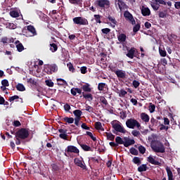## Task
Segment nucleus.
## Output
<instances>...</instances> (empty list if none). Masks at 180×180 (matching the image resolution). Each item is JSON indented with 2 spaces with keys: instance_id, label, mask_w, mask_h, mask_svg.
Masks as SVG:
<instances>
[{
  "instance_id": "f257e3e1",
  "label": "nucleus",
  "mask_w": 180,
  "mask_h": 180,
  "mask_svg": "<svg viewBox=\"0 0 180 180\" xmlns=\"http://www.w3.org/2000/svg\"><path fill=\"white\" fill-rule=\"evenodd\" d=\"M111 124L113 129L112 131L114 134L117 135V133H122V134H126L127 131L124 129V127H123V125L122 124V123H120V122H112Z\"/></svg>"
},
{
  "instance_id": "f03ea898",
  "label": "nucleus",
  "mask_w": 180,
  "mask_h": 180,
  "mask_svg": "<svg viewBox=\"0 0 180 180\" xmlns=\"http://www.w3.org/2000/svg\"><path fill=\"white\" fill-rule=\"evenodd\" d=\"M94 5L97 9L103 11L110 6V1L109 0H96Z\"/></svg>"
},
{
  "instance_id": "7ed1b4c3",
  "label": "nucleus",
  "mask_w": 180,
  "mask_h": 180,
  "mask_svg": "<svg viewBox=\"0 0 180 180\" xmlns=\"http://www.w3.org/2000/svg\"><path fill=\"white\" fill-rule=\"evenodd\" d=\"M126 126L128 127V129H135V127L137 128L138 130H140L141 129V124L137 120L134 118L128 119L126 121Z\"/></svg>"
},
{
  "instance_id": "20e7f679",
  "label": "nucleus",
  "mask_w": 180,
  "mask_h": 180,
  "mask_svg": "<svg viewBox=\"0 0 180 180\" xmlns=\"http://www.w3.org/2000/svg\"><path fill=\"white\" fill-rule=\"evenodd\" d=\"M29 137V130L26 128H21L16 131L15 139H20V140H26Z\"/></svg>"
},
{
  "instance_id": "39448f33",
  "label": "nucleus",
  "mask_w": 180,
  "mask_h": 180,
  "mask_svg": "<svg viewBox=\"0 0 180 180\" xmlns=\"http://www.w3.org/2000/svg\"><path fill=\"white\" fill-rule=\"evenodd\" d=\"M151 148L154 153H165V146L161 142H156L151 146Z\"/></svg>"
},
{
  "instance_id": "423d86ee",
  "label": "nucleus",
  "mask_w": 180,
  "mask_h": 180,
  "mask_svg": "<svg viewBox=\"0 0 180 180\" xmlns=\"http://www.w3.org/2000/svg\"><path fill=\"white\" fill-rule=\"evenodd\" d=\"M72 20L75 25H79V26H86V25H89L88 20L84 17H75Z\"/></svg>"
},
{
  "instance_id": "0eeeda50",
  "label": "nucleus",
  "mask_w": 180,
  "mask_h": 180,
  "mask_svg": "<svg viewBox=\"0 0 180 180\" xmlns=\"http://www.w3.org/2000/svg\"><path fill=\"white\" fill-rule=\"evenodd\" d=\"M57 70H58L57 65H51L46 66L44 68V72L48 74V75H51V74H53V72H56Z\"/></svg>"
},
{
  "instance_id": "6e6552de",
  "label": "nucleus",
  "mask_w": 180,
  "mask_h": 180,
  "mask_svg": "<svg viewBox=\"0 0 180 180\" xmlns=\"http://www.w3.org/2000/svg\"><path fill=\"white\" fill-rule=\"evenodd\" d=\"M112 72L117 75L119 81L122 79H126V71L122 70H112Z\"/></svg>"
},
{
  "instance_id": "1a4fd4ad",
  "label": "nucleus",
  "mask_w": 180,
  "mask_h": 180,
  "mask_svg": "<svg viewBox=\"0 0 180 180\" xmlns=\"http://www.w3.org/2000/svg\"><path fill=\"white\" fill-rule=\"evenodd\" d=\"M124 16L127 20H129L131 25H136V20L133 17V15L129 12V11H125L124 13Z\"/></svg>"
},
{
  "instance_id": "9d476101",
  "label": "nucleus",
  "mask_w": 180,
  "mask_h": 180,
  "mask_svg": "<svg viewBox=\"0 0 180 180\" xmlns=\"http://www.w3.org/2000/svg\"><path fill=\"white\" fill-rule=\"evenodd\" d=\"M67 154L72 153L73 154H79V149L77 146L72 145L68 146L65 150Z\"/></svg>"
},
{
  "instance_id": "9b49d317",
  "label": "nucleus",
  "mask_w": 180,
  "mask_h": 180,
  "mask_svg": "<svg viewBox=\"0 0 180 180\" xmlns=\"http://www.w3.org/2000/svg\"><path fill=\"white\" fill-rule=\"evenodd\" d=\"M136 53H138L137 49L134 47H131L129 50H128V53H127V57L129 58H134V57H137Z\"/></svg>"
},
{
  "instance_id": "f8f14e48",
  "label": "nucleus",
  "mask_w": 180,
  "mask_h": 180,
  "mask_svg": "<svg viewBox=\"0 0 180 180\" xmlns=\"http://www.w3.org/2000/svg\"><path fill=\"white\" fill-rule=\"evenodd\" d=\"M136 143L134 139H130L127 137H124V146L129 147V146H133Z\"/></svg>"
},
{
  "instance_id": "ddd939ff",
  "label": "nucleus",
  "mask_w": 180,
  "mask_h": 180,
  "mask_svg": "<svg viewBox=\"0 0 180 180\" xmlns=\"http://www.w3.org/2000/svg\"><path fill=\"white\" fill-rule=\"evenodd\" d=\"M74 163L77 167L82 168V169H86V165H84L85 163L82 162V160H79V158H75Z\"/></svg>"
},
{
  "instance_id": "4468645a",
  "label": "nucleus",
  "mask_w": 180,
  "mask_h": 180,
  "mask_svg": "<svg viewBox=\"0 0 180 180\" xmlns=\"http://www.w3.org/2000/svg\"><path fill=\"white\" fill-rule=\"evenodd\" d=\"M147 161L148 162H150V164H152L153 165H161V162L154 159V158L152 155L148 157Z\"/></svg>"
},
{
  "instance_id": "2eb2a0df",
  "label": "nucleus",
  "mask_w": 180,
  "mask_h": 180,
  "mask_svg": "<svg viewBox=\"0 0 180 180\" xmlns=\"http://www.w3.org/2000/svg\"><path fill=\"white\" fill-rule=\"evenodd\" d=\"M141 13L143 16H150V15H151V11L148 7L142 6Z\"/></svg>"
},
{
  "instance_id": "dca6fc26",
  "label": "nucleus",
  "mask_w": 180,
  "mask_h": 180,
  "mask_svg": "<svg viewBox=\"0 0 180 180\" xmlns=\"http://www.w3.org/2000/svg\"><path fill=\"white\" fill-rule=\"evenodd\" d=\"M141 119L145 123H148V122H150V116L146 112L141 113Z\"/></svg>"
},
{
  "instance_id": "f3484780",
  "label": "nucleus",
  "mask_w": 180,
  "mask_h": 180,
  "mask_svg": "<svg viewBox=\"0 0 180 180\" xmlns=\"http://www.w3.org/2000/svg\"><path fill=\"white\" fill-rule=\"evenodd\" d=\"M158 124V120H155L154 117H152L150 119V124L149 125V129H150V130H153L154 127H157Z\"/></svg>"
},
{
  "instance_id": "a211bd4d",
  "label": "nucleus",
  "mask_w": 180,
  "mask_h": 180,
  "mask_svg": "<svg viewBox=\"0 0 180 180\" xmlns=\"http://www.w3.org/2000/svg\"><path fill=\"white\" fill-rule=\"evenodd\" d=\"M27 30L31 33V36H36L37 34V32H36V29L33 25L27 26Z\"/></svg>"
},
{
  "instance_id": "6ab92c4d",
  "label": "nucleus",
  "mask_w": 180,
  "mask_h": 180,
  "mask_svg": "<svg viewBox=\"0 0 180 180\" xmlns=\"http://www.w3.org/2000/svg\"><path fill=\"white\" fill-rule=\"evenodd\" d=\"M103 136L107 138V140H110V141H115V135H113V134L111 132H105Z\"/></svg>"
},
{
  "instance_id": "aec40b11",
  "label": "nucleus",
  "mask_w": 180,
  "mask_h": 180,
  "mask_svg": "<svg viewBox=\"0 0 180 180\" xmlns=\"http://www.w3.org/2000/svg\"><path fill=\"white\" fill-rule=\"evenodd\" d=\"M115 5L117 4L119 9L122 11V9H124V8L126 6V4L123 1V0H115Z\"/></svg>"
},
{
  "instance_id": "412c9836",
  "label": "nucleus",
  "mask_w": 180,
  "mask_h": 180,
  "mask_svg": "<svg viewBox=\"0 0 180 180\" xmlns=\"http://www.w3.org/2000/svg\"><path fill=\"white\" fill-rule=\"evenodd\" d=\"M84 92H92V89H91V84L86 83L82 86Z\"/></svg>"
},
{
  "instance_id": "4be33fe9",
  "label": "nucleus",
  "mask_w": 180,
  "mask_h": 180,
  "mask_svg": "<svg viewBox=\"0 0 180 180\" xmlns=\"http://www.w3.org/2000/svg\"><path fill=\"white\" fill-rule=\"evenodd\" d=\"M82 96L84 98V99H88L89 102H91V101H94V96L91 94H85V92H82Z\"/></svg>"
},
{
  "instance_id": "5701e85b",
  "label": "nucleus",
  "mask_w": 180,
  "mask_h": 180,
  "mask_svg": "<svg viewBox=\"0 0 180 180\" xmlns=\"http://www.w3.org/2000/svg\"><path fill=\"white\" fill-rule=\"evenodd\" d=\"M127 36L125 34H120L119 35H117V39L118 41H120V43H124V41H126V39H127Z\"/></svg>"
},
{
  "instance_id": "b1692460",
  "label": "nucleus",
  "mask_w": 180,
  "mask_h": 180,
  "mask_svg": "<svg viewBox=\"0 0 180 180\" xmlns=\"http://www.w3.org/2000/svg\"><path fill=\"white\" fill-rule=\"evenodd\" d=\"M99 99H100V102H101L103 108L104 106H108V105H109V103H108V100H106L105 96H101L99 97Z\"/></svg>"
},
{
  "instance_id": "393cba45",
  "label": "nucleus",
  "mask_w": 180,
  "mask_h": 180,
  "mask_svg": "<svg viewBox=\"0 0 180 180\" xmlns=\"http://www.w3.org/2000/svg\"><path fill=\"white\" fill-rule=\"evenodd\" d=\"M107 19H108V20L110 22H111V23H112V27H115L116 25H117V21L116 20V18H115V17H112L111 15H108Z\"/></svg>"
},
{
  "instance_id": "a878e982",
  "label": "nucleus",
  "mask_w": 180,
  "mask_h": 180,
  "mask_svg": "<svg viewBox=\"0 0 180 180\" xmlns=\"http://www.w3.org/2000/svg\"><path fill=\"white\" fill-rule=\"evenodd\" d=\"M17 91H19L20 92H23L26 91V87L23 85V84L18 83L15 86Z\"/></svg>"
},
{
  "instance_id": "bb28decb",
  "label": "nucleus",
  "mask_w": 180,
  "mask_h": 180,
  "mask_svg": "<svg viewBox=\"0 0 180 180\" xmlns=\"http://www.w3.org/2000/svg\"><path fill=\"white\" fill-rule=\"evenodd\" d=\"M95 127L96 130H101V131H105V129L102 127V123L101 122H96L95 123Z\"/></svg>"
},
{
  "instance_id": "cd10ccee",
  "label": "nucleus",
  "mask_w": 180,
  "mask_h": 180,
  "mask_svg": "<svg viewBox=\"0 0 180 180\" xmlns=\"http://www.w3.org/2000/svg\"><path fill=\"white\" fill-rule=\"evenodd\" d=\"M147 169H148V167H147V165L146 164H143L138 167L139 172H145V171H147Z\"/></svg>"
},
{
  "instance_id": "c85d7f7f",
  "label": "nucleus",
  "mask_w": 180,
  "mask_h": 180,
  "mask_svg": "<svg viewBox=\"0 0 180 180\" xmlns=\"http://www.w3.org/2000/svg\"><path fill=\"white\" fill-rule=\"evenodd\" d=\"M80 147H82L84 151H93L92 148H91L89 146L86 144L82 143L80 144Z\"/></svg>"
},
{
  "instance_id": "c756f323",
  "label": "nucleus",
  "mask_w": 180,
  "mask_h": 180,
  "mask_svg": "<svg viewBox=\"0 0 180 180\" xmlns=\"http://www.w3.org/2000/svg\"><path fill=\"white\" fill-rule=\"evenodd\" d=\"M57 50H58V46H57V44L52 43L50 44V51L52 53H56V51H57Z\"/></svg>"
},
{
  "instance_id": "7c9ffc66",
  "label": "nucleus",
  "mask_w": 180,
  "mask_h": 180,
  "mask_svg": "<svg viewBox=\"0 0 180 180\" xmlns=\"http://www.w3.org/2000/svg\"><path fill=\"white\" fill-rule=\"evenodd\" d=\"M106 88H108V84H106V83H98V91H103V89H106Z\"/></svg>"
},
{
  "instance_id": "2f4dec72",
  "label": "nucleus",
  "mask_w": 180,
  "mask_h": 180,
  "mask_svg": "<svg viewBox=\"0 0 180 180\" xmlns=\"http://www.w3.org/2000/svg\"><path fill=\"white\" fill-rule=\"evenodd\" d=\"M150 6L153 11H158L160 9V4L156 3L155 1L151 2Z\"/></svg>"
},
{
  "instance_id": "473e14b6",
  "label": "nucleus",
  "mask_w": 180,
  "mask_h": 180,
  "mask_svg": "<svg viewBox=\"0 0 180 180\" xmlns=\"http://www.w3.org/2000/svg\"><path fill=\"white\" fill-rule=\"evenodd\" d=\"M132 162H134V164H135L136 165H141V160H140V158L139 157H134L132 159Z\"/></svg>"
},
{
  "instance_id": "72a5a7b5",
  "label": "nucleus",
  "mask_w": 180,
  "mask_h": 180,
  "mask_svg": "<svg viewBox=\"0 0 180 180\" xmlns=\"http://www.w3.org/2000/svg\"><path fill=\"white\" fill-rule=\"evenodd\" d=\"M115 143H117V146H118L120 144L124 145V141H123V139H122V137H120V136H117L115 138Z\"/></svg>"
},
{
  "instance_id": "f704fd0d",
  "label": "nucleus",
  "mask_w": 180,
  "mask_h": 180,
  "mask_svg": "<svg viewBox=\"0 0 180 180\" xmlns=\"http://www.w3.org/2000/svg\"><path fill=\"white\" fill-rule=\"evenodd\" d=\"M63 122H66V123H68V124H72V123H74V118L73 117H65L63 119Z\"/></svg>"
},
{
  "instance_id": "c9c22d12",
  "label": "nucleus",
  "mask_w": 180,
  "mask_h": 180,
  "mask_svg": "<svg viewBox=\"0 0 180 180\" xmlns=\"http://www.w3.org/2000/svg\"><path fill=\"white\" fill-rule=\"evenodd\" d=\"M67 67L70 72H72V73L75 72V68H74V65H72L71 62L67 64Z\"/></svg>"
},
{
  "instance_id": "e433bc0d",
  "label": "nucleus",
  "mask_w": 180,
  "mask_h": 180,
  "mask_svg": "<svg viewBox=\"0 0 180 180\" xmlns=\"http://www.w3.org/2000/svg\"><path fill=\"white\" fill-rule=\"evenodd\" d=\"M131 134L132 136H134V137H137L138 139H140V137H141V134L136 129L131 131Z\"/></svg>"
},
{
  "instance_id": "4c0bfd02",
  "label": "nucleus",
  "mask_w": 180,
  "mask_h": 180,
  "mask_svg": "<svg viewBox=\"0 0 180 180\" xmlns=\"http://www.w3.org/2000/svg\"><path fill=\"white\" fill-rule=\"evenodd\" d=\"M73 114L75 115V117L81 118V116H82V111L80 110H75L73 111Z\"/></svg>"
},
{
  "instance_id": "58836bf2",
  "label": "nucleus",
  "mask_w": 180,
  "mask_h": 180,
  "mask_svg": "<svg viewBox=\"0 0 180 180\" xmlns=\"http://www.w3.org/2000/svg\"><path fill=\"white\" fill-rule=\"evenodd\" d=\"M16 49L19 53H22V51L25 50V46H23L22 43H19L16 45Z\"/></svg>"
},
{
  "instance_id": "ea45409f",
  "label": "nucleus",
  "mask_w": 180,
  "mask_h": 180,
  "mask_svg": "<svg viewBox=\"0 0 180 180\" xmlns=\"http://www.w3.org/2000/svg\"><path fill=\"white\" fill-rule=\"evenodd\" d=\"M10 15L11 18H19V13L15 10L10 11Z\"/></svg>"
},
{
  "instance_id": "a19ab883",
  "label": "nucleus",
  "mask_w": 180,
  "mask_h": 180,
  "mask_svg": "<svg viewBox=\"0 0 180 180\" xmlns=\"http://www.w3.org/2000/svg\"><path fill=\"white\" fill-rule=\"evenodd\" d=\"M58 85H68L67 82L64 79H57Z\"/></svg>"
},
{
  "instance_id": "79ce46f5",
  "label": "nucleus",
  "mask_w": 180,
  "mask_h": 180,
  "mask_svg": "<svg viewBox=\"0 0 180 180\" xmlns=\"http://www.w3.org/2000/svg\"><path fill=\"white\" fill-rule=\"evenodd\" d=\"M94 20L96 23H102V21L101 20V18H102V15L99 14H95L94 15Z\"/></svg>"
},
{
  "instance_id": "37998d69",
  "label": "nucleus",
  "mask_w": 180,
  "mask_h": 180,
  "mask_svg": "<svg viewBox=\"0 0 180 180\" xmlns=\"http://www.w3.org/2000/svg\"><path fill=\"white\" fill-rule=\"evenodd\" d=\"M129 153L132 154V155H139V150L134 148H131L129 149Z\"/></svg>"
},
{
  "instance_id": "c03bdc74",
  "label": "nucleus",
  "mask_w": 180,
  "mask_h": 180,
  "mask_svg": "<svg viewBox=\"0 0 180 180\" xmlns=\"http://www.w3.org/2000/svg\"><path fill=\"white\" fill-rule=\"evenodd\" d=\"M141 27V25H140L139 23H137L136 25H135L133 28L134 33H137V32H139V30H140Z\"/></svg>"
},
{
  "instance_id": "a18cd8bd",
  "label": "nucleus",
  "mask_w": 180,
  "mask_h": 180,
  "mask_svg": "<svg viewBox=\"0 0 180 180\" xmlns=\"http://www.w3.org/2000/svg\"><path fill=\"white\" fill-rule=\"evenodd\" d=\"M69 2L73 5H79V4H82V0H69Z\"/></svg>"
},
{
  "instance_id": "49530a36",
  "label": "nucleus",
  "mask_w": 180,
  "mask_h": 180,
  "mask_svg": "<svg viewBox=\"0 0 180 180\" xmlns=\"http://www.w3.org/2000/svg\"><path fill=\"white\" fill-rule=\"evenodd\" d=\"M46 85H47V86H49L51 88H53V86H54V82H53V81L48 79L45 81Z\"/></svg>"
},
{
  "instance_id": "de8ad7c7",
  "label": "nucleus",
  "mask_w": 180,
  "mask_h": 180,
  "mask_svg": "<svg viewBox=\"0 0 180 180\" xmlns=\"http://www.w3.org/2000/svg\"><path fill=\"white\" fill-rule=\"evenodd\" d=\"M159 53L161 57H167V51L165 49H159Z\"/></svg>"
},
{
  "instance_id": "09e8293b",
  "label": "nucleus",
  "mask_w": 180,
  "mask_h": 180,
  "mask_svg": "<svg viewBox=\"0 0 180 180\" xmlns=\"http://www.w3.org/2000/svg\"><path fill=\"white\" fill-rule=\"evenodd\" d=\"M7 27H8V29H11V30H15L16 29V25L12 23V22H8L6 24Z\"/></svg>"
},
{
  "instance_id": "8fccbe9b",
  "label": "nucleus",
  "mask_w": 180,
  "mask_h": 180,
  "mask_svg": "<svg viewBox=\"0 0 180 180\" xmlns=\"http://www.w3.org/2000/svg\"><path fill=\"white\" fill-rule=\"evenodd\" d=\"M27 84H31L32 85H37V82H35L32 78L27 79Z\"/></svg>"
},
{
  "instance_id": "3c124183",
  "label": "nucleus",
  "mask_w": 180,
  "mask_h": 180,
  "mask_svg": "<svg viewBox=\"0 0 180 180\" xmlns=\"http://www.w3.org/2000/svg\"><path fill=\"white\" fill-rule=\"evenodd\" d=\"M132 85H133L134 88H135V89H137V88L139 86H140V82H139L137 80H134L132 82Z\"/></svg>"
},
{
  "instance_id": "603ef678",
  "label": "nucleus",
  "mask_w": 180,
  "mask_h": 180,
  "mask_svg": "<svg viewBox=\"0 0 180 180\" xmlns=\"http://www.w3.org/2000/svg\"><path fill=\"white\" fill-rule=\"evenodd\" d=\"M138 150L141 154L146 153V148L141 145L140 146H139Z\"/></svg>"
},
{
  "instance_id": "864d4df0",
  "label": "nucleus",
  "mask_w": 180,
  "mask_h": 180,
  "mask_svg": "<svg viewBox=\"0 0 180 180\" xmlns=\"http://www.w3.org/2000/svg\"><path fill=\"white\" fill-rule=\"evenodd\" d=\"M1 85H2L1 86H4V87L9 86V82L6 79H3L1 81Z\"/></svg>"
},
{
  "instance_id": "5fc2aeb1",
  "label": "nucleus",
  "mask_w": 180,
  "mask_h": 180,
  "mask_svg": "<svg viewBox=\"0 0 180 180\" xmlns=\"http://www.w3.org/2000/svg\"><path fill=\"white\" fill-rule=\"evenodd\" d=\"M166 172L167 174V176H174V174H172V171L171 170V168L169 167H166Z\"/></svg>"
},
{
  "instance_id": "6e6d98bb",
  "label": "nucleus",
  "mask_w": 180,
  "mask_h": 180,
  "mask_svg": "<svg viewBox=\"0 0 180 180\" xmlns=\"http://www.w3.org/2000/svg\"><path fill=\"white\" fill-rule=\"evenodd\" d=\"M149 110L150 113H153V112L155 111V105L150 103L149 105Z\"/></svg>"
},
{
  "instance_id": "4d7b16f0",
  "label": "nucleus",
  "mask_w": 180,
  "mask_h": 180,
  "mask_svg": "<svg viewBox=\"0 0 180 180\" xmlns=\"http://www.w3.org/2000/svg\"><path fill=\"white\" fill-rule=\"evenodd\" d=\"M59 137L63 140H68V135H67V132L65 134H60Z\"/></svg>"
},
{
  "instance_id": "13d9d810",
  "label": "nucleus",
  "mask_w": 180,
  "mask_h": 180,
  "mask_svg": "<svg viewBox=\"0 0 180 180\" xmlns=\"http://www.w3.org/2000/svg\"><path fill=\"white\" fill-rule=\"evenodd\" d=\"M51 167L53 171H60V167H58L56 163L52 164Z\"/></svg>"
},
{
  "instance_id": "bf43d9fd",
  "label": "nucleus",
  "mask_w": 180,
  "mask_h": 180,
  "mask_svg": "<svg viewBox=\"0 0 180 180\" xmlns=\"http://www.w3.org/2000/svg\"><path fill=\"white\" fill-rule=\"evenodd\" d=\"M168 129H169V126H165V124H160V130H165V131H168Z\"/></svg>"
},
{
  "instance_id": "052dcab7",
  "label": "nucleus",
  "mask_w": 180,
  "mask_h": 180,
  "mask_svg": "<svg viewBox=\"0 0 180 180\" xmlns=\"http://www.w3.org/2000/svg\"><path fill=\"white\" fill-rule=\"evenodd\" d=\"M87 68L86 66H82L80 68L81 74H86L88 72Z\"/></svg>"
},
{
  "instance_id": "680f3d73",
  "label": "nucleus",
  "mask_w": 180,
  "mask_h": 180,
  "mask_svg": "<svg viewBox=\"0 0 180 180\" xmlns=\"http://www.w3.org/2000/svg\"><path fill=\"white\" fill-rule=\"evenodd\" d=\"M159 18H167V13L165 11H160L158 14Z\"/></svg>"
},
{
  "instance_id": "e2e57ef3",
  "label": "nucleus",
  "mask_w": 180,
  "mask_h": 180,
  "mask_svg": "<svg viewBox=\"0 0 180 180\" xmlns=\"http://www.w3.org/2000/svg\"><path fill=\"white\" fill-rule=\"evenodd\" d=\"M103 34H108V33H110V28H104L101 30Z\"/></svg>"
},
{
  "instance_id": "0e129e2a",
  "label": "nucleus",
  "mask_w": 180,
  "mask_h": 180,
  "mask_svg": "<svg viewBox=\"0 0 180 180\" xmlns=\"http://www.w3.org/2000/svg\"><path fill=\"white\" fill-rule=\"evenodd\" d=\"M16 99H19V96L15 95L9 98V102H13V101H16Z\"/></svg>"
},
{
  "instance_id": "69168bd1",
  "label": "nucleus",
  "mask_w": 180,
  "mask_h": 180,
  "mask_svg": "<svg viewBox=\"0 0 180 180\" xmlns=\"http://www.w3.org/2000/svg\"><path fill=\"white\" fill-rule=\"evenodd\" d=\"M1 43L3 44H6V43H9V38L6 37L1 38Z\"/></svg>"
},
{
  "instance_id": "338daca9",
  "label": "nucleus",
  "mask_w": 180,
  "mask_h": 180,
  "mask_svg": "<svg viewBox=\"0 0 180 180\" xmlns=\"http://www.w3.org/2000/svg\"><path fill=\"white\" fill-rule=\"evenodd\" d=\"M85 110H86L87 112H89V113H91V112H94V107L87 105V106H86Z\"/></svg>"
},
{
  "instance_id": "774afa93",
  "label": "nucleus",
  "mask_w": 180,
  "mask_h": 180,
  "mask_svg": "<svg viewBox=\"0 0 180 180\" xmlns=\"http://www.w3.org/2000/svg\"><path fill=\"white\" fill-rule=\"evenodd\" d=\"M127 95V91H126L124 89H121L120 93V96H126Z\"/></svg>"
}]
</instances>
